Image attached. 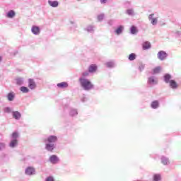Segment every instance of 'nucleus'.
Returning <instances> with one entry per match:
<instances>
[{
    "instance_id": "7ed1b4c3",
    "label": "nucleus",
    "mask_w": 181,
    "mask_h": 181,
    "mask_svg": "<svg viewBox=\"0 0 181 181\" xmlns=\"http://www.w3.org/2000/svg\"><path fill=\"white\" fill-rule=\"evenodd\" d=\"M18 138H19V133H18V132H14L11 136V141L8 144L9 148H13L18 146L19 142Z\"/></svg>"
},
{
    "instance_id": "a19ab883",
    "label": "nucleus",
    "mask_w": 181,
    "mask_h": 181,
    "mask_svg": "<svg viewBox=\"0 0 181 181\" xmlns=\"http://www.w3.org/2000/svg\"><path fill=\"white\" fill-rule=\"evenodd\" d=\"M108 24L110 25V26H112V21H109V22H108Z\"/></svg>"
},
{
    "instance_id": "6e6552de",
    "label": "nucleus",
    "mask_w": 181,
    "mask_h": 181,
    "mask_svg": "<svg viewBox=\"0 0 181 181\" xmlns=\"http://www.w3.org/2000/svg\"><path fill=\"white\" fill-rule=\"evenodd\" d=\"M31 32L33 35H37L40 34V28L37 25H33L31 28Z\"/></svg>"
},
{
    "instance_id": "423d86ee",
    "label": "nucleus",
    "mask_w": 181,
    "mask_h": 181,
    "mask_svg": "<svg viewBox=\"0 0 181 181\" xmlns=\"http://www.w3.org/2000/svg\"><path fill=\"white\" fill-rule=\"evenodd\" d=\"M148 21H151V23L153 25V26L158 25V18L155 17L154 13H151L148 16Z\"/></svg>"
},
{
    "instance_id": "4c0bfd02",
    "label": "nucleus",
    "mask_w": 181,
    "mask_h": 181,
    "mask_svg": "<svg viewBox=\"0 0 181 181\" xmlns=\"http://www.w3.org/2000/svg\"><path fill=\"white\" fill-rule=\"evenodd\" d=\"M108 2V0H100V4L102 5H105Z\"/></svg>"
},
{
    "instance_id": "20e7f679",
    "label": "nucleus",
    "mask_w": 181,
    "mask_h": 181,
    "mask_svg": "<svg viewBox=\"0 0 181 181\" xmlns=\"http://www.w3.org/2000/svg\"><path fill=\"white\" fill-rule=\"evenodd\" d=\"M147 84L149 87H153L158 84V78L154 76H149L147 79Z\"/></svg>"
},
{
    "instance_id": "a878e982",
    "label": "nucleus",
    "mask_w": 181,
    "mask_h": 181,
    "mask_svg": "<svg viewBox=\"0 0 181 181\" xmlns=\"http://www.w3.org/2000/svg\"><path fill=\"white\" fill-rule=\"evenodd\" d=\"M143 49L144 50H148V49H151V42H144L143 43Z\"/></svg>"
},
{
    "instance_id": "f704fd0d",
    "label": "nucleus",
    "mask_w": 181,
    "mask_h": 181,
    "mask_svg": "<svg viewBox=\"0 0 181 181\" xmlns=\"http://www.w3.org/2000/svg\"><path fill=\"white\" fill-rule=\"evenodd\" d=\"M86 30H87V32H89L91 33V32H94V26L93 25H88L86 28Z\"/></svg>"
},
{
    "instance_id": "1a4fd4ad",
    "label": "nucleus",
    "mask_w": 181,
    "mask_h": 181,
    "mask_svg": "<svg viewBox=\"0 0 181 181\" xmlns=\"http://www.w3.org/2000/svg\"><path fill=\"white\" fill-rule=\"evenodd\" d=\"M12 115H13V118H14L17 121H19V119H21V118L22 117V115L19 111H13Z\"/></svg>"
},
{
    "instance_id": "aec40b11",
    "label": "nucleus",
    "mask_w": 181,
    "mask_h": 181,
    "mask_svg": "<svg viewBox=\"0 0 181 181\" xmlns=\"http://www.w3.org/2000/svg\"><path fill=\"white\" fill-rule=\"evenodd\" d=\"M3 111L5 114H11L13 112V108L11 107H6L3 109Z\"/></svg>"
},
{
    "instance_id": "2eb2a0df",
    "label": "nucleus",
    "mask_w": 181,
    "mask_h": 181,
    "mask_svg": "<svg viewBox=\"0 0 181 181\" xmlns=\"http://www.w3.org/2000/svg\"><path fill=\"white\" fill-rule=\"evenodd\" d=\"M48 4L49 5V6H52V8H57V6H59V1L49 0Z\"/></svg>"
},
{
    "instance_id": "5701e85b",
    "label": "nucleus",
    "mask_w": 181,
    "mask_h": 181,
    "mask_svg": "<svg viewBox=\"0 0 181 181\" xmlns=\"http://www.w3.org/2000/svg\"><path fill=\"white\" fill-rule=\"evenodd\" d=\"M7 100L8 101H13L15 100V93L11 92L7 95Z\"/></svg>"
},
{
    "instance_id": "4be33fe9",
    "label": "nucleus",
    "mask_w": 181,
    "mask_h": 181,
    "mask_svg": "<svg viewBox=\"0 0 181 181\" xmlns=\"http://www.w3.org/2000/svg\"><path fill=\"white\" fill-rule=\"evenodd\" d=\"M151 108L153 110H156V108L159 107V102L158 100H154L151 104Z\"/></svg>"
},
{
    "instance_id": "f257e3e1",
    "label": "nucleus",
    "mask_w": 181,
    "mask_h": 181,
    "mask_svg": "<svg viewBox=\"0 0 181 181\" xmlns=\"http://www.w3.org/2000/svg\"><path fill=\"white\" fill-rule=\"evenodd\" d=\"M59 141L57 136L50 135L44 139L45 144V149L48 152H53L56 148V143Z\"/></svg>"
},
{
    "instance_id": "c85d7f7f",
    "label": "nucleus",
    "mask_w": 181,
    "mask_h": 181,
    "mask_svg": "<svg viewBox=\"0 0 181 181\" xmlns=\"http://www.w3.org/2000/svg\"><path fill=\"white\" fill-rule=\"evenodd\" d=\"M160 70H162L161 66H156L153 69V74H158V73H160Z\"/></svg>"
},
{
    "instance_id": "473e14b6",
    "label": "nucleus",
    "mask_w": 181,
    "mask_h": 181,
    "mask_svg": "<svg viewBox=\"0 0 181 181\" xmlns=\"http://www.w3.org/2000/svg\"><path fill=\"white\" fill-rule=\"evenodd\" d=\"M6 149V144L4 142H0V152L1 151H4Z\"/></svg>"
},
{
    "instance_id": "9b49d317",
    "label": "nucleus",
    "mask_w": 181,
    "mask_h": 181,
    "mask_svg": "<svg viewBox=\"0 0 181 181\" xmlns=\"http://www.w3.org/2000/svg\"><path fill=\"white\" fill-rule=\"evenodd\" d=\"M28 87L30 90H35L36 88V83L33 79H28Z\"/></svg>"
},
{
    "instance_id": "393cba45",
    "label": "nucleus",
    "mask_w": 181,
    "mask_h": 181,
    "mask_svg": "<svg viewBox=\"0 0 181 181\" xmlns=\"http://www.w3.org/2000/svg\"><path fill=\"white\" fill-rule=\"evenodd\" d=\"M130 33L132 35H136V33H138V29L136 28V27L135 25H132L130 28Z\"/></svg>"
},
{
    "instance_id": "a211bd4d",
    "label": "nucleus",
    "mask_w": 181,
    "mask_h": 181,
    "mask_svg": "<svg viewBox=\"0 0 181 181\" xmlns=\"http://www.w3.org/2000/svg\"><path fill=\"white\" fill-rule=\"evenodd\" d=\"M59 88H67L69 87V83L67 82H62L57 84Z\"/></svg>"
},
{
    "instance_id": "79ce46f5",
    "label": "nucleus",
    "mask_w": 181,
    "mask_h": 181,
    "mask_svg": "<svg viewBox=\"0 0 181 181\" xmlns=\"http://www.w3.org/2000/svg\"><path fill=\"white\" fill-rule=\"evenodd\" d=\"M76 1H78V2H81V1H83V0H76Z\"/></svg>"
},
{
    "instance_id": "2f4dec72",
    "label": "nucleus",
    "mask_w": 181,
    "mask_h": 181,
    "mask_svg": "<svg viewBox=\"0 0 181 181\" xmlns=\"http://www.w3.org/2000/svg\"><path fill=\"white\" fill-rule=\"evenodd\" d=\"M20 90L22 93H29V88H28V87L26 86H21L20 88Z\"/></svg>"
},
{
    "instance_id": "0eeeda50",
    "label": "nucleus",
    "mask_w": 181,
    "mask_h": 181,
    "mask_svg": "<svg viewBox=\"0 0 181 181\" xmlns=\"http://www.w3.org/2000/svg\"><path fill=\"white\" fill-rule=\"evenodd\" d=\"M35 172L36 170L33 167H28L25 170V173L27 176H32L35 175Z\"/></svg>"
},
{
    "instance_id": "f8f14e48",
    "label": "nucleus",
    "mask_w": 181,
    "mask_h": 181,
    "mask_svg": "<svg viewBox=\"0 0 181 181\" xmlns=\"http://www.w3.org/2000/svg\"><path fill=\"white\" fill-rule=\"evenodd\" d=\"M49 162L53 164H56L59 162V157L56 155H52L49 157Z\"/></svg>"
},
{
    "instance_id": "f03ea898",
    "label": "nucleus",
    "mask_w": 181,
    "mask_h": 181,
    "mask_svg": "<svg viewBox=\"0 0 181 181\" xmlns=\"http://www.w3.org/2000/svg\"><path fill=\"white\" fill-rule=\"evenodd\" d=\"M81 87L85 90V91H90L94 88V85L90 81V79L84 76H81L78 79Z\"/></svg>"
},
{
    "instance_id": "7c9ffc66",
    "label": "nucleus",
    "mask_w": 181,
    "mask_h": 181,
    "mask_svg": "<svg viewBox=\"0 0 181 181\" xmlns=\"http://www.w3.org/2000/svg\"><path fill=\"white\" fill-rule=\"evenodd\" d=\"M128 59L130 62H134V60L136 59V54L135 53H132L129 55Z\"/></svg>"
},
{
    "instance_id": "6ab92c4d",
    "label": "nucleus",
    "mask_w": 181,
    "mask_h": 181,
    "mask_svg": "<svg viewBox=\"0 0 181 181\" xmlns=\"http://www.w3.org/2000/svg\"><path fill=\"white\" fill-rule=\"evenodd\" d=\"M97 71V65L91 64L88 68V73H95Z\"/></svg>"
},
{
    "instance_id": "ea45409f",
    "label": "nucleus",
    "mask_w": 181,
    "mask_h": 181,
    "mask_svg": "<svg viewBox=\"0 0 181 181\" xmlns=\"http://www.w3.org/2000/svg\"><path fill=\"white\" fill-rule=\"evenodd\" d=\"M81 101L82 103H85V101H87V98L86 97L82 98Z\"/></svg>"
},
{
    "instance_id": "ddd939ff",
    "label": "nucleus",
    "mask_w": 181,
    "mask_h": 181,
    "mask_svg": "<svg viewBox=\"0 0 181 181\" xmlns=\"http://www.w3.org/2000/svg\"><path fill=\"white\" fill-rule=\"evenodd\" d=\"M170 87L173 88V90H176L177 87H179V85H177V83L175 80H170L169 82Z\"/></svg>"
},
{
    "instance_id": "f3484780",
    "label": "nucleus",
    "mask_w": 181,
    "mask_h": 181,
    "mask_svg": "<svg viewBox=\"0 0 181 181\" xmlns=\"http://www.w3.org/2000/svg\"><path fill=\"white\" fill-rule=\"evenodd\" d=\"M105 66L107 67V69H114L116 65L114 61H110L105 63Z\"/></svg>"
},
{
    "instance_id": "c9c22d12",
    "label": "nucleus",
    "mask_w": 181,
    "mask_h": 181,
    "mask_svg": "<svg viewBox=\"0 0 181 181\" xmlns=\"http://www.w3.org/2000/svg\"><path fill=\"white\" fill-rule=\"evenodd\" d=\"M97 19L98 22H101L104 19V13H100L98 16Z\"/></svg>"
},
{
    "instance_id": "b1692460",
    "label": "nucleus",
    "mask_w": 181,
    "mask_h": 181,
    "mask_svg": "<svg viewBox=\"0 0 181 181\" xmlns=\"http://www.w3.org/2000/svg\"><path fill=\"white\" fill-rule=\"evenodd\" d=\"M126 13L129 15V16H135V11H134V8L127 9Z\"/></svg>"
},
{
    "instance_id": "412c9836",
    "label": "nucleus",
    "mask_w": 181,
    "mask_h": 181,
    "mask_svg": "<svg viewBox=\"0 0 181 181\" xmlns=\"http://www.w3.org/2000/svg\"><path fill=\"white\" fill-rule=\"evenodd\" d=\"M170 78H172V76L170 74H166L164 75V81L166 83V84L170 83Z\"/></svg>"
},
{
    "instance_id": "4468645a",
    "label": "nucleus",
    "mask_w": 181,
    "mask_h": 181,
    "mask_svg": "<svg viewBox=\"0 0 181 181\" xmlns=\"http://www.w3.org/2000/svg\"><path fill=\"white\" fill-rule=\"evenodd\" d=\"M69 23H70V30L71 32H74L77 29V24H76V22L73 21H70Z\"/></svg>"
},
{
    "instance_id": "dca6fc26",
    "label": "nucleus",
    "mask_w": 181,
    "mask_h": 181,
    "mask_svg": "<svg viewBox=\"0 0 181 181\" xmlns=\"http://www.w3.org/2000/svg\"><path fill=\"white\" fill-rule=\"evenodd\" d=\"M124 32V25H119L117 28L115 30V33L117 35H121Z\"/></svg>"
},
{
    "instance_id": "72a5a7b5",
    "label": "nucleus",
    "mask_w": 181,
    "mask_h": 181,
    "mask_svg": "<svg viewBox=\"0 0 181 181\" xmlns=\"http://www.w3.org/2000/svg\"><path fill=\"white\" fill-rule=\"evenodd\" d=\"M161 179L160 175V174H155L153 175V180L154 181H160Z\"/></svg>"
},
{
    "instance_id": "58836bf2",
    "label": "nucleus",
    "mask_w": 181,
    "mask_h": 181,
    "mask_svg": "<svg viewBox=\"0 0 181 181\" xmlns=\"http://www.w3.org/2000/svg\"><path fill=\"white\" fill-rule=\"evenodd\" d=\"M88 74V71H85L82 74V77H87Z\"/></svg>"
},
{
    "instance_id": "9d476101",
    "label": "nucleus",
    "mask_w": 181,
    "mask_h": 181,
    "mask_svg": "<svg viewBox=\"0 0 181 181\" xmlns=\"http://www.w3.org/2000/svg\"><path fill=\"white\" fill-rule=\"evenodd\" d=\"M15 16H16V13L13 10H10L6 13V18H8V19H13Z\"/></svg>"
},
{
    "instance_id": "c756f323",
    "label": "nucleus",
    "mask_w": 181,
    "mask_h": 181,
    "mask_svg": "<svg viewBox=\"0 0 181 181\" xmlns=\"http://www.w3.org/2000/svg\"><path fill=\"white\" fill-rule=\"evenodd\" d=\"M16 81L17 86H23L24 80L23 78H17Z\"/></svg>"
},
{
    "instance_id": "e433bc0d",
    "label": "nucleus",
    "mask_w": 181,
    "mask_h": 181,
    "mask_svg": "<svg viewBox=\"0 0 181 181\" xmlns=\"http://www.w3.org/2000/svg\"><path fill=\"white\" fill-rule=\"evenodd\" d=\"M145 69V64H139V71H144V69Z\"/></svg>"
},
{
    "instance_id": "bb28decb",
    "label": "nucleus",
    "mask_w": 181,
    "mask_h": 181,
    "mask_svg": "<svg viewBox=\"0 0 181 181\" xmlns=\"http://www.w3.org/2000/svg\"><path fill=\"white\" fill-rule=\"evenodd\" d=\"M69 115L71 117H76V115H78V112L76 109H71L69 112Z\"/></svg>"
},
{
    "instance_id": "39448f33",
    "label": "nucleus",
    "mask_w": 181,
    "mask_h": 181,
    "mask_svg": "<svg viewBox=\"0 0 181 181\" xmlns=\"http://www.w3.org/2000/svg\"><path fill=\"white\" fill-rule=\"evenodd\" d=\"M157 57L158 60L163 62V60H166V59H168V53L163 50L159 51L157 54Z\"/></svg>"
},
{
    "instance_id": "cd10ccee",
    "label": "nucleus",
    "mask_w": 181,
    "mask_h": 181,
    "mask_svg": "<svg viewBox=\"0 0 181 181\" xmlns=\"http://www.w3.org/2000/svg\"><path fill=\"white\" fill-rule=\"evenodd\" d=\"M161 163H163V165H168L169 164V158H168L165 156H162L161 157Z\"/></svg>"
}]
</instances>
